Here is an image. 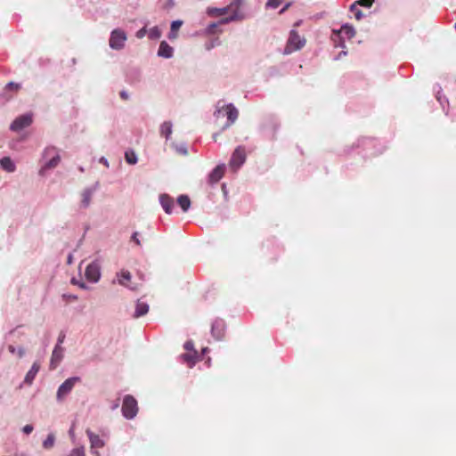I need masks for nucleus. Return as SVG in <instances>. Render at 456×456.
<instances>
[{
    "label": "nucleus",
    "instance_id": "obj_1",
    "mask_svg": "<svg viewBox=\"0 0 456 456\" xmlns=\"http://www.w3.org/2000/svg\"><path fill=\"white\" fill-rule=\"evenodd\" d=\"M362 148L370 155L381 154L386 150V145L374 138L360 137L350 146L344 149L346 155L350 154L354 150Z\"/></svg>",
    "mask_w": 456,
    "mask_h": 456
},
{
    "label": "nucleus",
    "instance_id": "obj_2",
    "mask_svg": "<svg viewBox=\"0 0 456 456\" xmlns=\"http://www.w3.org/2000/svg\"><path fill=\"white\" fill-rule=\"evenodd\" d=\"M209 15L222 16L228 15L225 18L221 19L219 24H226L233 20H240L244 18V14L240 10V4L239 2L232 3L230 5L224 8H214L208 10Z\"/></svg>",
    "mask_w": 456,
    "mask_h": 456
},
{
    "label": "nucleus",
    "instance_id": "obj_3",
    "mask_svg": "<svg viewBox=\"0 0 456 456\" xmlns=\"http://www.w3.org/2000/svg\"><path fill=\"white\" fill-rule=\"evenodd\" d=\"M306 44V39L298 34L296 29L289 31V38L284 48V54H290L296 51L302 49Z\"/></svg>",
    "mask_w": 456,
    "mask_h": 456
},
{
    "label": "nucleus",
    "instance_id": "obj_4",
    "mask_svg": "<svg viewBox=\"0 0 456 456\" xmlns=\"http://www.w3.org/2000/svg\"><path fill=\"white\" fill-rule=\"evenodd\" d=\"M239 115L238 110L232 104L224 105L217 109L215 116L217 119L227 118V121L224 124L223 128L229 127L237 119Z\"/></svg>",
    "mask_w": 456,
    "mask_h": 456
},
{
    "label": "nucleus",
    "instance_id": "obj_5",
    "mask_svg": "<svg viewBox=\"0 0 456 456\" xmlns=\"http://www.w3.org/2000/svg\"><path fill=\"white\" fill-rule=\"evenodd\" d=\"M138 412L137 401L134 396L127 395L123 399L122 413L126 419H133Z\"/></svg>",
    "mask_w": 456,
    "mask_h": 456
},
{
    "label": "nucleus",
    "instance_id": "obj_6",
    "mask_svg": "<svg viewBox=\"0 0 456 456\" xmlns=\"http://www.w3.org/2000/svg\"><path fill=\"white\" fill-rule=\"evenodd\" d=\"M53 155L52 159H49L41 168L40 174L43 175L45 170L54 168L58 166L61 160V157L57 152L55 147H47L45 150V157Z\"/></svg>",
    "mask_w": 456,
    "mask_h": 456
},
{
    "label": "nucleus",
    "instance_id": "obj_7",
    "mask_svg": "<svg viewBox=\"0 0 456 456\" xmlns=\"http://www.w3.org/2000/svg\"><path fill=\"white\" fill-rule=\"evenodd\" d=\"M126 40V33L121 29H114L110 37V46L112 49L120 50L124 47Z\"/></svg>",
    "mask_w": 456,
    "mask_h": 456
},
{
    "label": "nucleus",
    "instance_id": "obj_8",
    "mask_svg": "<svg viewBox=\"0 0 456 456\" xmlns=\"http://www.w3.org/2000/svg\"><path fill=\"white\" fill-rule=\"evenodd\" d=\"M33 122L32 114H24L16 118L10 126V129L14 132H19L28 126Z\"/></svg>",
    "mask_w": 456,
    "mask_h": 456
},
{
    "label": "nucleus",
    "instance_id": "obj_9",
    "mask_svg": "<svg viewBox=\"0 0 456 456\" xmlns=\"http://www.w3.org/2000/svg\"><path fill=\"white\" fill-rule=\"evenodd\" d=\"M246 159V151L244 147L239 146L233 151L229 165L233 170H237Z\"/></svg>",
    "mask_w": 456,
    "mask_h": 456
},
{
    "label": "nucleus",
    "instance_id": "obj_10",
    "mask_svg": "<svg viewBox=\"0 0 456 456\" xmlns=\"http://www.w3.org/2000/svg\"><path fill=\"white\" fill-rule=\"evenodd\" d=\"M79 381V378H69L66 379L58 388L57 400L62 401L73 389L75 384Z\"/></svg>",
    "mask_w": 456,
    "mask_h": 456
},
{
    "label": "nucleus",
    "instance_id": "obj_11",
    "mask_svg": "<svg viewBox=\"0 0 456 456\" xmlns=\"http://www.w3.org/2000/svg\"><path fill=\"white\" fill-rule=\"evenodd\" d=\"M86 277L88 281L96 282L101 276L100 266L96 263H91L86 266Z\"/></svg>",
    "mask_w": 456,
    "mask_h": 456
},
{
    "label": "nucleus",
    "instance_id": "obj_12",
    "mask_svg": "<svg viewBox=\"0 0 456 456\" xmlns=\"http://www.w3.org/2000/svg\"><path fill=\"white\" fill-rule=\"evenodd\" d=\"M332 33L337 37L341 36L342 37H345L347 39H351L355 36V28L352 25L345 23L341 26L340 29H332Z\"/></svg>",
    "mask_w": 456,
    "mask_h": 456
},
{
    "label": "nucleus",
    "instance_id": "obj_13",
    "mask_svg": "<svg viewBox=\"0 0 456 456\" xmlns=\"http://www.w3.org/2000/svg\"><path fill=\"white\" fill-rule=\"evenodd\" d=\"M224 165H218L217 167H216L208 175V183L210 184L218 183L224 176Z\"/></svg>",
    "mask_w": 456,
    "mask_h": 456
},
{
    "label": "nucleus",
    "instance_id": "obj_14",
    "mask_svg": "<svg viewBox=\"0 0 456 456\" xmlns=\"http://www.w3.org/2000/svg\"><path fill=\"white\" fill-rule=\"evenodd\" d=\"M63 358V348L56 345L51 357L50 368L55 369Z\"/></svg>",
    "mask_w": 456,
    "mask_h": 456
},
{
    "label": "nucleus",
    "instance_id": "obj_15",
    "mask_svg": "<svg viewBox=\"0 0 456 456\" xmlns=\"http://www.w3.org/2000/svg\"><path fill=\"white\" fill-rule=\"evenodd\" d=\"M131 281V273L128 271L122 270L118 273V283L120 285L126 286L131 289H136L137 287L130 283Z\"/></svg>",
    "mask_w": 456,
    "mask_h": 456
},
{
    "label": "nucleus",
    "instance_id": "obj_16",
    "mask_svg": "<svg viewBox=\"0 0 456 456\" xmlns=\"http://www.w3.org/2000/svg\"><path fill=\"white\" fill-rule=\"evenodd\" d=\"M86 435L89 438L91 448H102L104 446V442L102 439L100 438V436L94 433H93L90 429L86 430Z\"/></svg>",
    "mask_w": 456,
    "mask_h": 456
},
{
    "label": "nucleus",
    "instance_id": "obj_17",
    "mask_svg": "<svg viewBox=\"0 0 456 456\" xmlns=\"http://www.w3.org/2000/svg\"><path fill=\"white\" fill-rule=\"evenodd\" d=\"M159 201L165 212L171 214L174 207V200L167 194H161L159 196Z\"/></svg>",
    "mask_w": 456,
    "mask_h": 456
},
{
    "label": "nucleus",
    "instance_id": "obj_18",
    "mask_svg": "<svg viewBox=\"0 0 456 456\" xmlns=\"http://www.w3.org/2000/svg\"><path fill=\"white\" fill-rule=\"evenodd\" d=\"M40 369V364L38 362H34L30 370L27 372L24 383L30 386L33 383L37 374L38 373Z\"/></svg>",
    "mask_w": 456,
    "mask_h": 456
},
{
    "label": "nucleus",
    "instance_id": "obj_19",
    "mask_svg": "<svg viewBox=\"0 0 456 456\" xmlns=\"http://www.w3.org/2000/svg\"><path fill=\"white\" fill-rule=\"evenodd\" d=\"M173 48L166 42L162 41L158 50V55L163 58H171L173 56Z\"/></svg>",
    "mask_w": 456,
    "mask_h": 456
},
{
    "label": "nucleus",
    "instance_id": "obj_20",
    "mask_svg": "<svg viewBox=\"0 0 456 456\" xmlns=\"http://www.w3.org/2000/svg\"><path fill=\"white\" fill-rule=\"evenodd\" d=\"M181 357L183 362L188 364L189 367H192L199 361V355L196 350H192V352H186L185 354H182Z\"/></svg>",
    "mask_w": 456,
    "mask_h": 456
},
{
    "label": "nucleus",
    "instance_id": "obj_21",
    "mask_svg": "<svg viewBox=\"0 0 456 456\" xmlns=\"http://www.w3.org/2000/svg\"><path fill=\"white\" fill-rule=\"evenodd\" d=\"M277 128V122L274 118H272L270 124H263L262 131L266 134V135L273 137L274 132Z\"/></svg>",
    "mask_w": 456,
    "mask_h": 456
},
{
    "label": "nucleus",
    "instance_id": "obj_22",
    "mask_svg": "<svg viewBox=\"0 0 456 456\" xmlns=\"http://www.w3.org/2000/svg\"><path fill=\"white\" fill-rule=\"evenodd\" d=\"M0 165L3 169L9 173L14 172L16 168L15 164L9 157H4L3 159H1Z\"/></svg>",
    "mask_w": 456,
    "mask_h": 456
},
{
    "label": "nucleus",
    "instance_id": "obj_23",
    "mask_svg": "<svg viewBox=\"0 0 456 456\" xmlns=\"http://www.w3.org/2000/svg\"><path fill=\"white\" fill-rule=\"evenodd\" d=\"M93 196V190L92 189H86L81 193V207L82 208H87L92 200Z\"/></svg>",
    "mask_w": 456,
    "mask_h": 456
},
{
    "label": "nucleus",
    "instance_id": "obj_24",
    "mask_svg": "<svg viewBox=\"0 0 456 456\" xmlns=\"http://www.w3.org/2000/svg\"><path fill=\"white\" fill-rule=\"evenodd\" d=\"M212 334L217 339H220L224 335V322L222 321L216 322L212 325Z\"/></svg>",
    "mask_w": 456,
    "mask_h": 456
},
{
    "label": "nucleus",
    "instance_id": "obj_25",
    "mask_svg": "<svg viewBox=\"0 0 456 456\" xmlns=\"http://www.w3.org/2000/svg\"><path fill=\"white\" fill-rule=\"evenodd\" d=\"M149 311V305L142 301H138L135 307L134 317H141Z\"/></svg>",
    "mask_w": 456,
    "mask_h": 456
},
{
    "label": "nucleus",
    "instance_id": "obj_26",
    "mask_svg": "<svg viewBox=\"0 0 456 456\" xmlns=\"http://www.w3.org/2000/svg\"><path fill=\"white\" fill-rule=\"evenodd\" d=\"M172 134V123L169 121L164 122L160 126V134L164 136L167 140Z\"/></svg>",
    "mask_w": 456,
    "mask_h": 456
},
{
    "label": "nucleus",
    "instance_id": "obj_27",
    "mask_svg": "<svg viewBox=\"0 0 456 456\" xmlns=\"http://www.w3.org/2000/svg\"><path fill=\"white\" fill-rule=\"evenodd\" d=\"M177 203L184 212L191 207V200L187 195H180L177 199Z\"/></svg>",
    "mask_w": 456,
    "mask_h": 456
},
{
    "label": "nucleus",
    "instance_id": "obj_28",
    "mask_svg": "<svg viewBox=\"0 0 456 456\" xmlns=\"http://www.w3.org/2000/svg\"><path fill=\"white\" fill-rule=\"evenodd\" d=\"M374 1L375 0H356L354 3H353L350 5L349 10L354 11L355 6H357V5L366 7V8H370L372 6Z\"/></svg>",
    "mask_w": 456,
    "mask_h": 456
},
{
    "label": "nucleus",
    "instance_id": "obj_29",
    "mask_svg": "<svg viewBox=\"0 0 456 456\" xmlns=\"http://www.w3.org/2000/svg\"><path fill=\"white\" fill-rule=\"evenodd\" d=\"M125 159H126V161L128 163V164H131V165H134L136 162H137V157H136V154L134 153V151H126L125 153Z\"/></svg>",
    "mask_w": 456,
    "mask_h": 456
},
{
    "label": "nucleus",
    "instance_id": "obj_30",
    "mask_svg": "<svg viewBox=\"0 0 456 456\" xmlns=\"http://www.w3.org/2000/svg\"><path fill=\"white\" fill-rule=\"evenodd\" d=\"M55 436L53 434H49L46 439L43 442V447L45 449H51L54 445Z\"/></svg>",
    "mask_w": 456,
    "mask_h": 456
},
{
    "label": "nucleus",
    "instance_id": "obj_31",
    "mask_svg": "<svg viewBox=\"0 0 456 456\" xmlns=\"http://www.w3.org/2000/svg\"><path fill=\"white\" fill-rule=\"evenodd\" d=\"M331 39L334 42V46L335 47H339V48H342V49H346V44H345V41H344V39H343V37L341 36H339V37H337L335 35L332 34Z\"/></svg>",
    "mask_w": 456,
    "mask_h": 456
},
{
    "label": "nucleus",
    "instance_id": "obj_32",
    "mask_svg": "<svg viewBox=\"0 0 456 456\" xmlns=\"http://www.w3.org/2000/svg\"><path fill=\"white\" fill-rule=\"evenodd\" d=\"M161 36V32L158 27H153L148 31V37L151 39H158Z\"/></svg>",
    "mask_w": 456,
    "mask_h": 456
},
{
    "label": "nucleus",
    "instance_id": "obj_33",
    "mask_svg": "<svg viewBox=\"0 0 456 456\" xmlns=\"http://www.w3.org/2000/svg\"><path fill=\"white\" fill-rule=\"evenodd\" d=\"M8 350L12 354L17 353V354L20 358L23 357V355L25 354V350L23 347H19L18 349H16V347L12 345L8 346Z\"/></svg>",
    "mask_w": 456,
    "mask_h": 456
},
{
    "label": "nucleus",
    "instance_id": "obj_34",
    "mask_svg": "<svg viewBox=\"0 0 456 456\" xmlns=\"http://www.w3.org/2000/svg\"><path fill=\"white\" fill-rule=\"evenodd\" d=\"M281 2H282V0H268L265 4V7L267 9H276L277 7L280 6Z\"/></svg>",
    "mask_w": 456,
    "mask_h": 456
},
{
    "label": "nucleus",
    "instance_id": "obj_35",
    "mask_svg": "<svg viewBox=\"0 0 456 456\" xmlns=\"http://www.w3.org/2000/svg\"><path fill=\"white\" fill-rule=\"evenodd\" d=\"M436 99L439 102V103L441 104V106L443 107L444 110H445V104H448L447 98L445 96H443L440 94V91H437V93H436Z\"/></svg>",
    "mask_w": 456,
    "mask_h": 456
},
{
    "label": "nucleus",
    "instance_id": "obj_36",
    "mask_svg": "<svg viewBox=\"0 0 456 456\" xmlns=\"http://www.w3.org/2000/svg\"><path fill=\"white\" fill-rule=\"evenodd\" d=\"M69 456H86L85 449L83 447L75 448L70 452Z\"/></svg>",
    "mask_w": 456,
    "mask_h": 456
},
{
    "label": "nucleus",
    "instance_id": "obj_37",
    "mask_svg": "<svg viewBox=\"0 0 456 456\" xmlns=\"http://www.w3.org/2000/svg\"><path fill=\"white\" fill-rule=\"evenodd\" d=\"M182 25H183V21L182 20H174L171 23L170 29L173 32H177L180 29V28L182 27Z\"/></svg>",
    "mask_w": 456,
    "mask_h": 456
},
{
    "label": "nucleus",
    "instance_id": "obj_38",
    "mask_svg": "<svg viewBox=\"0 0 456 456\" xmlns=\"http://www.w3.org/2000/svg\"><path fill=\"white\" fill-rule=\"evenodd\" d=\"M5 88L8 89V90L18 91L20 88V86L19 84H15L13 82H10V83L7 84Z\"/></svg>",
    "mask_w": 456,
    "mask_h": 456
},
{
    "label": "nucleus",
    "instance_id": "obj_39",
    "mask_svg": "<svg viewBox=\"0 0 456 456\" xmlns=\"http://www.w3.org/2000/svg\"><path fill=\"white\" fill-rule=\"evenodd\" d=\"M353 12H354V16L357 20H362L364 16L363 12L360 9H357L356 7Z\"/></svg>",
    "mask_w": 456,
    "mask_h": 456
},
{
    "label": "nucleus",
    "instance_id": "obj_40",
    "mask_svg": "<svg viewBox=\"0 0 456 456\" xmlns=\"http://www.w3.org/2000/svg\"><path fill=\"white\" fill-rule=\"evenodd\" d=\"M218 24L219 23H211L210 25H208L207 28L208 33L214 34L216 32V28L217 27Z\"/></svg>",
    "mask_w": 456,
    "mask_h": 456
},
{
    "label": "nucleus",
    "instance_id": "obj_41",
    "mask_svg": "<svg viewBox=\"0 0 456 456\" xmlns=\"http://www.w3.org/2000/svg\"><path fill=\"white\" fill-rule=\"evenodd\" d=\"M147 33V29L145 27H143L142 28L139 29L137 32H136V37L138 38H142Z\"/></svg>",
    "mask_w": 456,
    "mask_h": 456
},
{
    "label": "nucleus",
    "instance_id": "obj_42",
    "mask_svg": "<svg viewBox=\"0 0 456 456\" xmlns=\"http://www.w3.org/2000/svg\"><path fill=\"white\" fill-rule=\"evenodd\" d=\"M184 349L187 351V352H190L192 350H195L194 347H193V343L191 341H187L185 342L184 346H183Z\"/></svg>",
    "mask_w": 456,
    "mask_h": 456
},
{
    "label": "nucleus",
    "instance_id": "obj_43",
    "mask_svg": "<svg viewBox=\"0 0 456 456\" xmlns=\"http://www.w3.org/2000/svg\"><path fill=\"white\" fill-rule=\"evenodd\" d=\"M131 240L134 241L137 246H141V241L138 239V232H134L132 237Z\"/></svg>",
    "mask_w": 456,
    "mask_h": 456
},
{
    "label": "nucleus",
    "instance_id": "obj_44",
    "mask_svg": "<svg viewBox=\"0 0 456 456\" xmlns=\"http://www.w3.org/2000/svg\"><path fill=\"white\" fill-rule=\"evenodd\" d=\"M346 55H347V51L343 49L336 57L333 58V60L334 61H338L342 57L346 56Z\"/></svg>",
    "mask_w": 456,
    "mask_h": 456
},
{
    "label": "nucleus",
    "instance_id": "obj_45",
    "mask_svg": "<svg viewBox=\"0 0 456 456\" xmlns=\"http://www.w3.org/2000/svg\"><path fill=\"white\" fill-rule=\"evenodd\" d=\"M34 428L32 425H26L23 427V432L27 435L30 434L33 431Z\"/></svg>",
    "mask_w": 456,
    "mask_h": 456
},
{
    "label": "nucleus",
    "instance_id": "obj_46",
    "mask_svg": "<svg viewBox=\"0 0 456 456\" xmlns=\"http://www.w3.org/2000/svg\"><path fill=\"white\" fill-rule=\"evenodd\" d=\"M176 151L181 155H187L188 154V151H187V149L185 147L177 148Z\"/></svg>",
    "mask_w": 456,
    "mask_h": 456
},
{
    "label": "nucleus",
    "instance_id": "obj_47",
    "mask_svg": "<svg viewBox=\"0 0 456 456\" xmlns=\"http://www.w3.org/2000/svg\"><path fill=\"white\" fill-rule=\"evenodd\" d=\"M291 5V3H287L279 12L280 14L284 13Z\"/></svg>",
    "mask_w": 456,
    "mask_h": 456
},
{
    "label": "nucleus",
    "instance_id": "obj_48",
    "mask_svg": "<svg viewBox=\"0 0 456 456\" xmlns=\"http://www.w3.org/2000/svg\"><path fill=\"white\" fill-rule=\"evenodd\" d=\"M71 282H72L73 284L78 285V286H79L80 288H82V289H86V285H85V283H83V282L79 283V281H77L75 278H73V279L71 280Z\"/></svg>",
    "mask_w": 456,
    "mask_h": 456
},
{
    "label": "nucleus",
    "instance_id": "obj_49",
    "mask_svg": "<svg viewBox=\"0 0 456 456\" xmlns=\"http://www.w3.org/2000/svg\"><path fill=\"white\" fill-rule=\"evenodd\" d=\"M169 39H175L177 37V32H173L171 29H170V33H169V36H168Z\"/></svg>",
    "mask_w": 456,
    "mask_h": 456
},
{
    "label": "nucleus",
    "instance_id": "obj_50",
    "mask_svg": "<svg viewBox=\"0 0 456 456\" xmlns=\"http://www.w3.org/2000/svg\"><path fill=\"white\" fill-rule=\"evenodd\" d=\"M100 162H101L102 164H103L105 167H109V162H108V160H107L104 157H102V158L100 159Z\"/></svg>",
    "mask_w": 456,
    "mask_h": 456
},
{
    "label": "nucleus",
    "instance_id": "obj_51",
    "mask_svg": "<svg viewBox=\"0 0 456 456\" xmlns=\"http://www.w3.org/2000/svg\"><path fill=\"white\" fill-rule=\"evenodd\" d=\"M120 97L124 100H127L128 94L125 91H122V92H120Z\"/></svg>",
    "mask_w": 456,
    "mask_h": 456
},
{
    "label": "nucleus",
    "instance_id": "obj_52",
    "mask_svg": "<svg viewBox=\"0 0 456 456\" xmlns=\"http://www.w3.org/2000/svg\"><path fill=\"white\" fill-rule=\"evenodd\" d=\"M64 337V335L59 337L57 345L61 346V344L63 342Z\"/></svg>",
    "mask_w": 456,
    "mask_h": 456
},
{
    "label": "nucleus",
    "instance_id": "obj_53",
    "mask_svg": "<svg viewBox=\"0 0 456 456\" xmlns=\"http://www.w3.org/2000/svg\"><path fill=\"white\" fill-rule=\"evenodd\" d=\"M300 24H301V20H298V21H297V22L295 23V25H294V26H295V27H296V26H299Z\"/></svg>",
    "mask_w": 456,
    "mask_h": 456
},
{
    "label": "nucleus",
    "instance_id": "obj_54",
    "mask_svg": "<svg viewBox=\"0 0 456 456\" xmlns=\"http://www.w3.org/2000/svg\"><path fill=\"white\" fill-rule=\"evenodd\" d=\"M70 298L76 300L77 297L76 296H70Z\"/></svg>",
    "mask_w": 456,
    "mask_h": 456
},
{
    "label": "nucleus",
    "instance_id": "obj_55",
    "mask_svg": "<svg viewBox=\"0 0 456 456\" xmlns=\"http://www.w3.org/2000/svg\"><path fill=\"white\" fill-rule=\"evenodd\" d=\"M69 434H70V435H73V428H70V430H69Z\"/></svg>",
    "mask_w": 456,
    "mask_h": 456
},
{
    "label": "nucleus",
    "instance_id": "obj_56",
    "mask_svg": "<svg viewBox=\"0 0 456 456\" xmlns=\"http://www.w3.org/2000/svg\"><path fill=\"white\" fill-rule=\"evenodd\" d=\"M454 28H455V30H456V23L454 24Z\"/></svg>",
    "mask_w": 456,
    "mask_h": 456
}]
</instances>
